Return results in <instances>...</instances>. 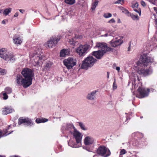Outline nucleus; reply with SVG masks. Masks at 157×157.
<instances>
[{"label":"nucleus","instance_id":"f257e3e1","mask_svg":"<svg viewBox=\"0 0 157 157\" xmlns=\"http://www.w3.org/2000/svg\"><path fill=\"white\" fill-rule=\"evenodd\" d=\"M153 62V59H151L150 57L147 56L145 54H143L141 56L139 60L136 63V67L137 68L138 73L144 76H146L151 74L152 72V70L151 68L144 69L141 68L140 67H142L143 66H144V67H147L148 63Z\"/></svg>","mask_w":157,"mask_h":157},{"label":"nucleus","instance_id":"f03ea898","mask_svg":"<svg viewBox=\"0 0 157 157\" xmlns=\"http://www.w3.org/2000/svg\"><path fill=\"white\" fill-rule=\"evenodd\" d=\"M29 57L31 60L34 66L42 63L43 59H43L44 57H43V53L40 54L36 51L34 52V53H31L29 55Z\"/></svg>","mask_w":157,"mask_h":157},{"label":"nucleus","instance_id":"7ed1b4c3","mask_svg":"<svg viewBox=\"0 0 157 157\" xmlns=\"http://www.w3.org/2000/svg\"><path fill=\"white\" fill-rule=\"evenodd\" d=\"M97 61V59L93 56H89L85 58L82 61L81 68L82 69H87L89 67H92Z\"/></svg>","mask_w":157,"mask_h":157},{"label":"nucleus","instance_id":"20e7f679","mask_svg":"<svg viewBox=\"0 0 157 157\" xmlns=\"http://www.w3.org/2000/svg\"><path fill=\"white\" fill-rule=\"evenodd\" d=\"M149 89L140 86L138 88L136 94L133 92V94L136 95V97L140 98L145 97L148 95Z\"/></svg>","mask_w":157,"mask_h":157},{"label":"nucleus","instance_id":"39448f33","mask_svg":"<svg viewBox=\"0 0 157 157\" xmlns=\"http://www.w3.org/2000/svg\"><path fill=\"white\" fill-rule=\"evenodd\" d=\"M21 74L27 80L32 84L33 73L31 69L28 68H24L21 71Z\"/></svg>","mask_w":157,"mask_h":157},{"label":"nucleus","instance_id":"423d86ee","mask_svg":"<svg viewBox=\"0 0 157 157\" xmlns=\"http://www.w3.org/2000/svg\"><path fill=\"white\" fill-rule=\"evenodd\" d=\"M16 80L18 85H22L25 88H27L31 84L21 75H18L16 76Z\"/></svg>","mask_w":157,"mask_h":157},{"label":"nucleus","instance_id":"0eeeda50","mask_svg":"<svg viewBox=\"0 0 157 157\" xmlns=\"http://www.w3.org/2000/svg\"><path fill=\"white\" fill-rule=\"evenodd\" d=\"M72 134H73L74 137L75 138L78 145L75 144L73 145V146H71L75 148L80 147L81 145V143L82 137L81 133L78 131L76 129H75Z\"/></svg>","mask_w":157,"mask_h":157},{"label":"nucleus","instance_id":"6e6552de","mask_svg":"<svg viewBox=\"0 0 157 157\" xmlns=\"http://www.w3.org/2000/svg\"><path fill=\"white\" fill-rule=\"evenodd\" d=\"M96 152L99 155L104 157H107L110 154L109 150L104 146H100L96 150Z\"/></svg>","mask_w":157,"mask_h":157},{"label":"nucleus","instance_id":"1a4fd4ad","mask_svg":"<svg viewBox=\"0 0 157 157\" xmlns=\"http://www.w3.org/2000/svg\"><path fill=\"white\" fill-rule=\"evenodd\" d=\"M89 47L90 46L88 44L81 45L77 48L76 52L80 56H84L87 53Z\"/></svg>","mask_w":157,"mask_h":157},{"label":"nucleus","instance_id":"9d476101","mask_svg":"<svg viewBox=\"0 0 157 157\" xmlns=\"http://www.w3.org/2000/svg\"><path fill=\"white\" fill-rule=\"evenodd\" d=\"M76 60L75 59L71 57L65 59L63 61L64 64L67 68L70 69L76 64Z\"/></svg>","mask_w":157,"mask_h":157},{"label":"nucleus","instance_id":"9b49d317","mask_svg":"<svg viewBox=\"0 0 157 157\" xmlns=\"http://www.w3.org/2000/svg\"><path fill=\"white\" fill-rule=\"evenodd\" d=\"M59 40V38L57 37H52L48 42L47 44H45V46L47 48H52L57 44Z\"/></svg>","mask_w":157,"mask_h":157},{"label":"nucleus","instance_id":"f8f14e48","mask_svg":"<svg viewBox=\"0 0 157 157\" xmlns=\"http://www.w3.org/2000/svg\"><path fill=\"white\" fill-rule=\"evenodd\" d=\"M76 129L72 124H64L62 126L61 130L63 133L65 131H68L71 134L72 133L74 129Z\"/></svg>","mask_w":157,"mask_h":157},{"label":"nucleus","instance_id":"ddd939ff","mask_svg":"<svg viewBox=\"0 0 157 157\" xmlns=\"http://www.w3.org/2000/svg\"><path fill=\"white\" fill-rule=\"evenodd\" d=\"M25 123L27 126H31L33 124L32 120L28 118H23L22 117H20L18 120V124H19Z\"/></svg>","mask_w":157,"mask_h":157},{"label":"nucleus","instance_id":"4468645a","mask_svg":"<svg viewBox=\"0 0 157 157\" xmlns=\"http://www.w3.org/2000/svg\"><path fill=\"white\" fill-rule=\"evenodd\" d=\"M95 47L98 48L99 49H101V51L106 50V52L111 50L110 48L107 47L106 44L104 43H97Z\"/></svg>","mask_w":157,"mask_h":157},{"label":"nucleus","instance_id":"2eb2a0df","mask_svg":"<svg viewBox=\"0 0 157 157\" xmlns=\"http://www.w3.org/2000/svg\"><path fill=\"white\" fill-rule=\"evenodd\" d=\"M106 52V50H98L93 52L92 54L97 59H100L102 57L104 54Z\"/></svg>","mask_w":157,"mask_h":157},{"label":"nucleus","instance_id":"dca6fc26","mask_svg":"<svg viewBox=\"0 0 157 157\" xmlns=\"http://www.w3.org/2000/svg\"><path fill=\"white\" fill-rule=\"evenodd\" d=\"M14 111V110L11 106L6 107L2 109V114L3 115H6Z\"/></svg>","mask_w":157,"mask_h":157},{"label":"nucleus","instance_id":"f3484780","mask_svg":"<svg viewBox=\"0 0 157 157\" xmlns=\"http://www.w3.org/2000/svg\"><path fill=\"white\" fill-rule=\"evenodd\" d=\"M10 52H8L6 49L5 48L0 50V57L5 60L7 59V56Z\"/></svg>","mask_w":157,"mask_h":157},{"label":"nucleus","instance_id":"a211bd4d","mask_svg":"<svg viewBox=\"0 0 157 157\" xmlns=\"http://www.w3.org/2000/svg\"><path fill=\"white\" fill-rule=\"evenodd\" d=\"M139 4L137 2L133 3L132 5V7L133 10L136 13H138L140 16L141 15V11L140 8L138 7Z\"/></svg>","mask_w":157,"mask_h":157},{"label":"nucleus","instance_id":"6ab92c4d","mask_svg":"<svg viewBox=\"0 0 157 157\" xmlns=\"http://www.w3.org/2000/svg\"><path fill=\"white\" fill-rule=\"evenodd\" d=\"M94 142V139L91 136H87L84 139V143L86 145H90L92 144Z\"/></svg>","mask_w":157,"mask_h":157},{"label":"nucleus","instance_id":"aec40b11","mask_svg":"<svg viewBox=\"0 0 157 157\" xmlns=\"http://www.w3.org/2000/svg\"><path fill=\"white\" fill-rule=\"evenodd\" d=\"M7 59H5L6 61H7L9 63H13L16 60V58L14 55L12 53L10 52L7 56Z\"/></svg>","mask_w":157,"mask_h":157},{"label":"nucleus","instance_id":"412c9836","mask_svg":"<svg viewBox=\"0 0 157 157\" xmlns=\"http://www.w3.org/2000/svg\"><path fill=\"white\" fill-rule=\"evenodd\" d=\"M122 42V40L120 39H117L115 40H113L111 41V45L113 47H116L117 46L120 45Z\"/></svg>","mask_w":157,"mask_h":157},{"label":"nucleus","instance_id":"4be33fe9","mask_svg":"<svg viewBox=\"0 0 157 157\" xmlns=\"http://www.w3.org/2000/svg\"><path fill=\"white\" fill-rule=\"evenodd\" d=\"M96 90H95L89 93L87 96V98L90 100H94L96 98Z\"/></svg>","mask_w":157,"mask_h":157},{"label":"nucleus","instance_id":"5701e85b","mask_svg":"<svg viewBox=\"0 0 157 157\" xmlns=\"http://www.w3.org/2000/svg\"><path fill=\"white\" fill-rule=\"evenodd\" d=\"M13 40L14 43L17 44H21L22 42L20 37L17 35H15L13 37Z\"/></svg>","mask_w":157,"mask_h":157},{"label":"nucleus","instance_id":"b1692460","mask_svg":"<svg viewBox=\"0 0 157 157\" xmlns=\"http://www.w3.org/2000/svg\"><path fill=\"white\" fill-rule=\"evenodd\" d=\"M69 53L68 50L63 49L62 50L60 54V55L61 57H65V56L68 55Z\"/></svg>","mask_w":157,"mask_h":157},{"label":"nucleus","instance_id":"393cba45","mask_svg":"<svg viewBox=\"0 0 157 157\" xmlns=\"http://www.w3.org/2000/svg\"><path fill=\"white\" fill-rule=\"evenodd\" d=\"M12 10V9L11 8H8L6 9L3 11V13L5 16H7L11 12Z\"/></svg>","mask_w":157,"mask_h":157},{"label":"nucleus","instance_id":"a878e982","mask_svg":"<svg viewBox=\"0 0 157 157\" xmlns=\"http://www.w3.org/2000/svg\"><path fill=\"white\" fill-rule=\"evenodd\" d=\"M48 119L45 118H42L41 119H37L36 121L37 123H44L48 121Z\"/></svg>","mask_w":157,"mask_h":157},{"label":"nucleus","instance_id":"bb28decb","mask_svg":"<svg viewBox=\"0 0 157 157\" xmlns=\"http://www.w3.org/2000/svg\"><path fill=\"white\" fill-rule=\"evenodd\" d=\"M120 9L122 11V13L125 14L128 16H129V12L125 8L123 7H121Z\"/></svg>","mask_w":157,"mask_h":157},{"label":"nucleus","instance_id":"cd10ccee","mask_svg":"<svg viewBox=\"0 0 157 157\" xmlns=\"http://www.w3.org/2000/svg\"><path fill=\"white\" fill-rule=\"evenodd\" d=\"M129 16H130L131 18L133 20H138L139 19V17H138V15L137 14L135 15L133 13H129Z\"/></svg>","mask_w":157,"mask_h":157},{"label":"nucleus","instance_id":"c85d7f7f","mask_svg":"<svg viewBox=\"0 0 157 157\" xmlns=\"http://www.w3.org/2000/svg\"><path fill=\"white\" fill-rule=\"evenodd\" d=\"M78 37L75 36V37L74 38H73L72 39L69 40V42L70 44L73 45H75L77 44V43L75 41V39L76 38H78Z\"/></svg>","mask_w":157,"mask_h":157},{"label":"nucleus","instance_id":"c756f323","mask_svg":"<svg viewBox=\"0 0 157 157\" xmlns=\"http://www.w3.org/2000/svg\"><path fill=\"white\" fill-rule=\"evenodd\" d=\"M4 93H6L7 94H10L12 92V89L9 87H7L5 89Z\"/></svg>","mask_w":157,"mask_h":157},{"label":"nucleus","instance_id":"7c9ffc66","mask_svg":"<svg viewBox=\"0 0 157 157\" xmlns=\"http://www.w3.org/2000/svg\"><path fill=\"white\" fill-rule=\"evenodd\" d=\"M98 1L97 0L96 1L94 2L93 3L92 6L91 8V9L92 10H95V8L98 5Z\"/></svg>","mask_w":157,"mask_h":157},{"label":"nucleus","instance_id":"2f4dec72","mask_svg":"<svg viewBox=\"0 0 157 157\" xmlns=\"http://www.w3.org/2000/svg\"><path fill=\"white\" fill-rule=\"evenodd\" d=\"M65 2L67 4L73 5L75 3V0H65Z\"/></svg>","mask_w":157,"mask_h":157},{"label":"nucleus","instance_id":"473e14b6","mask_svg":"<svg viewBox=\"0 0 157 157\" xmlns=\"http://www.w3.org/2000/svg\"><path fill=\"white\" fill-rule=\"evenodd\" d=\"M78 123L79 125L80 126L82 129L84 130H85L86 129V128H85L84 125L82 123L79 122Z\"/></svg>","mask_w":157,"mask_h":157},{"label":"nucleus","instance_id":"72a5a7b5","mask_svg":"<svg viewBox=\"0 0 157 157\" xmlns=\"http://www.w3.org/2000/svg\"><path fill=\"white\" fill-rule=\"evenodd\" d=\"M10 133H9L7 134H6V132H5L4 133H3L2 132L1 130L0 129V138L1 137H4L10 134Z\"/></svg>","mask_w":157,"mask_h":157},{"label":"nucleus","instance_id":"f704fd0d","mask_svg":"<svg viewBox=\"0 0 157 157\" xmlns=\"http://www.w3.org/2000/svg\"><path fill=\"white\" fill-rule=\"evenodd\" d=\"M103 16L105 18H108L111 17L112 14L110 13H106L104 14Z\"/></svg>","mask_w":157,"mask_h":157},{"label":"nucleus","instance_id":"c9c22d12","mask_svg":"<svg viewBox=\"0 0 157 157\" xmlns=\"http://www.w3.org/2000/svg\"><path fill=\"white\" fill-rule=\"evenodd\" d=\"M6 73V70L0 68V74L1 75H4Z\"/></svg>","mask_w":157,"mask_h":157},{"label":"nucleus","instance_id":"e433bc0d","mask_svg":"<svg viewBox=\"0 0 157 157\" xmlns=\"http://www.w3.org/2000/svg\"><path fill=\"white\" fill-rule=\"evenodd\" d=\"M114 4H120L122 5L124 3V0H117L114 2Z\"/></svg>","mask_w":157,"mask_h":157},{"label":"nucleus","instance_id":"4c0bfd02","mask_svg":"<svg viewBox=\"0 0 157 157\" xmlns=\"http://www.w3.org/2000/svg\"><path fill=\"white\" fill-rule=\"evenodd\" d=\"M117 88V85L116 83V79L115 78L114 79V82H113V90L116 89Z\"/></svg>","mask_w":157,"mask_h":157},{"label":"nucleus","instance_id":"58836bf2","mask_svg":"<svg viewBox=\"0 0 157 157\" xmlns=\"http://www.w3.org/2000/svg\"><path fill=\"white\" fill-rule=\"evenodd\" d=\"M52 65V64L50 62L48 63H46V65L45 66V68L47 69H48Z\"/></svg>","mask_w":157,"mask_h":157},{"label":"nucleus","instance_id":"ea45409f","mask_svg":"<svg viewBox=\"0 0 157 157\" xmlns=\"http://www.w3.org/2000/svg\"><path fill=\"white\" fill-rule=\"evenodd\" d=\"M2 94L3 95V98L4 99L6 100V99H7V98H8V96L7 95V94H6V93H4V92H2Z\"/></svg>","mask_w":157,"mask_h":157},{"label":"nucleus","instance_id":"a19ab883","mask_svg":"<svg viewBox=\"0 0 157 157\" xmlns=\"http://www.w3.org/2000/svg\"><path fill=\"white\" fill-rule=\"evenodd\" d=\"M126 153V150L124 149H122L120 152V155H123L125 154Z\"/></svg>","mask_w":157,"mask_h":157},{"label":"nucleus","instance_id":"79ce46f5","mask_svg":"<svg viewBox=\"0 0 157 157\" xmlns=\"http://www.w3.org/2000/svg\"><path fill=\"white\" fill-rule=\"evenodd\" d=\"M109 23H114L115 22V21L113 18H112L110 20H109L108 22Z\"/></svg>","mask_w":157,"mask_h":157},{"label":"nucleus","instance_id":"37998d69","mask_svg":"<svg viewBox=\"0 0 157 157\" xmlns=\"http://www.w3.org/2000/svg\"><path fill=\"white\" fill-rule=\"evenodd\" d=\"M112 36V35L111 34H109L108 33H107L105 35H102L101 36H102V37H103V36L106 37V36Z\"/></svg>","mask_w":157,"mask_h":157},{"label":"nucleus","instance_id":"c03bdc74","mask_svg":"<svg viewBox=\"0 0 157 157\" xmlns=\"http://www.w3.org/2000/svg\"><path fill=\"white\" fill-rule=\"evenodd\" d=\"M141 5L142 6H146V4H145V2L143 1H142L141 2Z\"/></svg>","mask_w":157,"mask_h":157},{"label":"nucleus","instance_id":"a18cd8bd","mask_svg":"<svg viewBox=\"0 0 157 157\" xmlns=\"http://www.w3.org/2000/svg\"><path fill=\"white\" fill-rule=\"evenodd\" d=\"M115 69L116 70H117L118 71V72H119V71L120 70V67H116L115 68Z\"/></svg>","mask_w":157,"mask_h":157},{"label":"nucleus","instance_id":"49530a36","mask_svg":"<svg viewBox=\"0 0 157 157\" xmlns=\"http://www.w3.org/2000/svg\"><path fill=\"white\" fill-rule=\"evenodd\" d=\"M116 67H117V65L116 63H114L113 64V68L114 69H115V68H116Z\"/></svg>","mask_w":157,"mask_h":157},{"label":"nucleus","instance_id":"de8ad7c7","mask_svg":"<svg viewBox=\"0 0 157 157\" xmlns=\"http://www.w3.org/2000/svg\"><path fill=\"white\" fill-rule=\"evenodd\" d=\"M18 15V12H16L15 13L14 17H17Z\"/></svg>","mask_w":157,"mask_h":157},{"label":"nucleus","instance_id":"09e8293b","mask_svg":"<svg viewBox=\"0 0 157 157\" xmlns=\"http://www.w3.org/2000/svg\"><path fill=\"white\" fill-rule=\"evenodd\" d=\"M109 74L110 73L109 72H107V77L108 79L109 78Z\"/></svg>","mask_w":157,"mask_h":157},{"label":"nucleus","instance_id":"8fccbe9b","mask_svg":"<svg viewBox=\"0 0 157 157\" xmlns=\"http://www.w3.org/2000/svg\"><path fill=\"white\" fill-rule=\"evenodd\" d=\"M19 11L21 13H23L24 12H25L24 10H21V9L19 10Z\"/></svg>","mask_w":157,"mask_h":157},{"label":"nucleus","instance_id":"3c124183","mask_svg":"<svg viewBox=\"0 0 157 157\" xmlns=\"http://www.w3.org/2000/svg\"><path fill=\"white\" fill-rule=\"evenodd\" d=\"M2 23L3 24H6V21L5 20H3L2 21Z\"/></svg>","mask_w":157,"mask_h":157},{"label":"nucleus","instance_id":"603ef678","mask_svg":"<svg viewBox=\"0 0 157 157\" xmlns=\"http://www.w3.org/2000/svg\"><path fill=\"white\" fill-rule=\"evenodd\" d=\"M130 45L129 44V46L128 47V51H130Z\"/></svg>","mask_w":157,"mask_h":157},{"label":"nucleus","instance_id":"864d4df0","mask_svg":"<svg viewBox=\"0 0 157 157\" xmlns=\"http://www.w3.org/2000/svg\"><path fill=\"white\" fill-rule=\"evenodd\" d=\"M3 11V10L0 9V13H2Z\"/></svg>","mask_w":157,"mask_h":157},{"label":"nucleus","instance_id":"5fc2aeb1","mask_svg":"<svg viewBox=\"0 0 157 157\" xmlns=\"http://www.w3.org/2000/svg\"><path fill=\"white\" fill-rule=\"evenodd\" d=\"M0 157H5V156H4L0 155Z\"/></svg>","mask_w":157,"mask_h":157},{"label":"nucleus","instance_id":"6e6d98bb","mask_svg":"<svg viewBox=\"0 0 157 157\" xmlns=\"http://www.w3.org/2000/svg\"><path fill=\"white\" fill-rule=\"evenodd\" d=\"M93 157H97V155H94Z\"/></svg>","mask_w":157,"mask_h":157},{"label":"nucleus","instance_id":"4d7b16f0","mask_svg":"<svg viewBox=\"0 0 157 157\" xmlns=\"http://www.w3.org/2000/svg\"><path fill=\"white\" fill-rule=\"evenodd\" d=\"M71 142V141H70L68 143V144L69 145V144H70V143Z\"/></svg>","mask_w":157,"mask_h":157},{"label":"nucleus","instance_id":"13d9d810","mask_svg":"<svg viewBox=\"0 0 157 157\" xmlns=\"http://www.w3.org/2000/svg\"><path fill=\"white\" fill-rule=\"evenodd\" d=\"M14 157H18L17 156H14Z\"/></svg>","mask_w":157,"mask_h":157},{"label":"nucleus","instance_id":"bf43d9fd","mask_svg":"<svg viewBox=\"0 0 157 157\" xmlns=\"http://www.w3.org/2000/svg\"><path fill=\"white\" fill-rule=\"evenodd\" d=\"M138 80L139 81H140V80H139V78H138Z\"/></svg>","mask_w":157,"mask_h":157},{"label":"nucleus","instance_id":"052dcab7","mask_svg":"<svg viewBox=\"0 0 157 157\" xmlns=\"http://www.w3.org/2000/svg\"><path fill=\"white\" fill-rule=\"evenodd\" d=\"M120 20H119V21H120Z\"/></svg>","mask_w":157,"mask_h":157},{"label":"nucleus","instance_id":"680f3d73","mask_svg":"<svg viewBox=\"0 0 157 157\" xmlns=\"http://www.w3.org/2000/svg\"><path fill=\"white\" fill-rule=\"evenodd\" d=\"M120 20H119V21H120Z\"/></svg>","mask_w":157,"mask_h":157}]
</instances>
